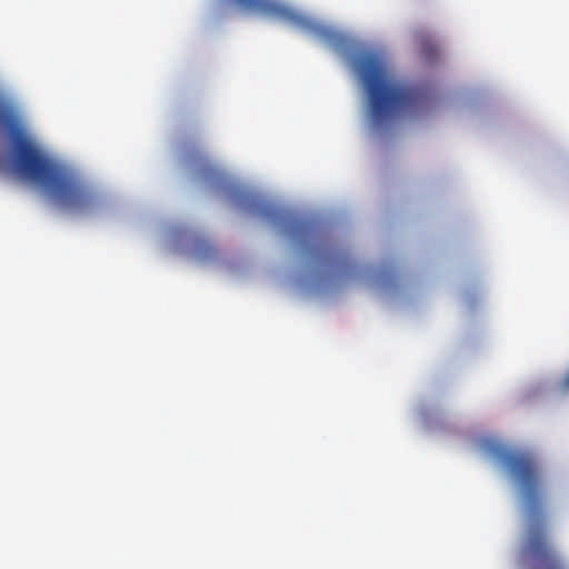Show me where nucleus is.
I'll use <instances>...</instances> for the list:
<instances>
[{"label":"nucleus","instance_id":"f257e3e1","mask_svg":"<svg viewBox=\"0 0 569 569\" xmlns=\"http://www.w3.org/2000/svg\"><path fill=\"white\" fill-rule=\"evenodd\" d=\"M0 126L13 144L14 170L37 183L59 207L74 212L93 210L100 200L97 191L76 171L51 159L28 134L17 108L0 94Z\"/></svg>","mask_w":569,"mask_h":569},{"label":"nucleus","instance_id":"20e7f679","mask_svg":"<svg viewBox=\"0 0 569 569\" xmlns=\"http://www.w3.org/2000/svg\"><path fill=\"white\" fill-rule=\"evenodd\" d=\"M256 207L262 216L284 222L287 233L302 244L306 253L316 262L335 268L343 274L353 269L348 254L323 241L312 221L295 217L268 203H259Z\"/></svg>","mask_w":569,"mask_h":569},{"label":"nucleus","instance_id":"6e6552de","mask_svg":"<svg viewBox=\"0 0 569 569\" xmlns=\"http://www.w3.org/2000/svg\"><path fill=\"white\" fill-rule=\"evenodd\" d=\"M186 154V160L190 164H207V158L202 154L200 150L196 152H189L187 149L183 150Z\"/></svg>","mask_w":569,"mask_h":569},{"label":"nucleus","instance_id":"7ed1b4c3","mask_svg":"<svg viewBox=\"0 0 569 569\" xmlns=\"http://www.w3.org/2000/svg\"><path fill=\"white\" fill-rule=\"evenodd\" d=\"M353 68L367 89L370 121L375 128L383 127L398 114L417 113L429 106L430 94L421 88L403 86L392 79L378 54L359 51L353 57Z\"/></svg>","mask_w":569,"mask_h":569},{"label":"nucleus","instance_id":"423d86ee","mask_svg":"<svg viewBox=\"0 0 569 569\" xmlns=\"http://www.w3.org/2000/svg\"><path fill=\"white\" fill-rule=\"evenodd\" d=\"M416 41L420 49L422 57L427 61H433L440 56V48L433 37L425 31L416 33Z\"/></svg>","mask_w":569,"mask_h":569},{"label":"nucleus","instance_id":"0eeeda50","mask_svg":"<svg viewBox=\"0 0 569 569\" xmlns=\"http://www.w3.org/2000/svg\"><path fill=\"white\" fill-rule=\"evenodd\" d=\"M193 254L200 259H211L216 256V250L206 239H196L193 242Z\"/></svg>","mask_w":569,"mask_h":569},{"label":"nucleus","instance_id":"f03ea898","mask_svg":"<svg viewBox=\"0 0 569 569\" xmlns=\"http://www.w3.org/2000/svg\"><path fill=\"white\" fill-rule=\"evenodd\" d=\"M500 458L521 490L525 538L520 557L529 569H567L550 535L541 470L527 452L503 450Z\"/></svg>","mask_w":569,"mask_h":569},{"label":"nucleus","instance_id":"39448f33","mask_svg":"<svg viewBox=\"0 0 569 569\" xmlns=\"http://www.w3.org/2000/svg\"><path fill=\"white\" fill-rule=\"evenodd\" d=\"M244 10L274 17L298 27L310 28V21L289 6L277 0H232Z\"/></svg>","mask_w":569,"mask_h":569},{"label":"nucleus","instance_id":"1a4fd4ad","mask_svg":"<svg viewBox=\"0 0 569 569\" xmlns=\"http://www.w3.org/2000/svg\"><path fill=\"white\" fill-rule=\"evenodd\" d=\"M566 387H569V377L565 381Z\"/></svg>","mask_w":569,"mask_h":569}]
</instances>
